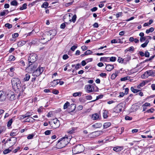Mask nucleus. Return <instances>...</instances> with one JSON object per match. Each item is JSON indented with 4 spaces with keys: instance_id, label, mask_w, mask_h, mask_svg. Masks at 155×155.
Wrapping results in <instances>:
<instances>
[{
    "instance_id": "13",
    "label": "nucleus",
    "mask_w": 155,
    "mask_h": 155,
    "mask_svg": "<svg viewBox=\"0 0 155 155\" xmlns=\"http://www.w3.org/2000/svg\"><path fill=\"white\" fill-rule=\"evenodd\" d=\"M57 146L60 149L66 146L65 144L64 143L63 141H61V140L58 141Z\"/></svg>"
},
{
    "instance_id": "58",
    "label": "nucleus",
    "mask_w": 155,
    "mask_h": 155,
    "mask_svg": "<svg viewBox=\"0 0 155 155\" xmlns=\"http://www.w3.org/2000/svg\"><path fill=\"white\" fill-rule=\"evenodd\" d=\"M146 37H143L140 38V40L141 42H142L143 41H145L146 40Z\"/></svg>"
},
{
    "instance_id": "23",
    "label": "nucleus",
    "mask_w": 155,
    "mask_h": 155,
    "mask_svg": "<svg viewBox=\"0 0 155 155\" xmlns=\"http://www.w3.org/2000/svg\"><path fill=\"white\" fill-rule=\"evenodd\" d=\"M17 132L16 129L13 130L10 133V136L12 137L16 136L18 134Z\"/></svg>"
},
{
    "instance_id": "11",
    "label": "nucleus",
    "mask_w": 155,
    "mask_h": 155,
    "mask_svg": "<svg viewBox=\"0 0 155 155\" xmlns=\"http://www.w3.org/2000/svg\"><path fill=\"white\" fill-rule=\"evenodd\" d=\"M7 98L11 101L14 100L15 99V96L14 93L12 91H9L7 94Z\"/></svg>"
},
{
    "instance_id": "62",
    "label": "nucleus",
    "mask_w": 155,
    "mask_h": 155,
    "mask_svg": "<svg viewBox=\"0 0 155 155\" xmlns=\"http://www.w3.org/2000/svg\"><path fill=\"white\" fill-rule=\"evenodd\" d=\"M77 48V46L76 45H73L71 48V49L73 51H74L75 49Z\"/></svg>"
},
{
    "instance_id": "8",
    "label": "nucleus",
    "mask_w": 155,
    "mask_h": 155,
    "mask_svg": "<svg viewBox=\"0 0 155 155\" xmlns=\"http://www.w3.org/2000/svg\"><path fill=\"white\" fill-rule=\"evenodd\" d=\"M29 63V66L28 67L27 69L28 72H31L34 71L38 66L37 63Z\"/></svg>"
},
{
    "instance_id": "9",
    "label": "nucleus",
    "mask_w": 155,
    "mask_h": 155,
    "mask_svg": "<svg viewBox=\"0 0 155 155\" xmlns=\"http://www.w3.org/2000/svg\"><path fill=\"white\" fill-rule=\"evenodd\" d=\"M44 70V68L41 67L38 68L36 70L33 72V75L37 77L41 74Z\"/></svg>"
},
{
    "instance_id": "22",
    "label": "nucleus",
    "mask_w": 155,
    "mask_h": 155,
    "mask_svg": "<svg viewBox=\"0 0 155 155\" xmlns=\"http://www.w3.org/2000/svg\"><path fill=\"white\" fill-rule=\"evenodd\" d=\"M119 72L118 71H116L111 76V78L112 80L114 79L117 76L118 74L119 73Z\"/></svg>"
},
{
    "instance_id": "50",
    "label": "nucleus",
    "mask_w": 155,
    "mask_h": 155,
    "mask_svg": "<svg viewBox=\"0 0 155 155\" xmlns=\"http://www.w3.org/2000/svg\"><path fill=\"white\" fill-rule=\"evenodd\" d=\"M52 93L55 94H58L59 92L58 90L56 89H53L52 90Z\"/></svg>"
},
{
    "instance_id": "32",
    "label": "nucleus",
    "mask_w": 155,
    "mask_h": 155,
    "mask_svg": "<svg viewBox=\"0 0 155 155\" xmlns=\"http://www.w3.org/2000/svg\"><path fill=\"white\" fill-rule=\"evenodd\" d=\"M15 57L12 55H10L9 56L8 61H13L15 60Z\"/></svg>"
},
{
    "instance_id": "43",
    "label": "nucleus",
    "mask_w": 155,
    "mask_h": 155,
    "mask_svg": "<svg viewBox=\"0 0 155 155\" xmlns=\"http://www.w3.org/2000/svg\"><path fill=\"white\" fill-rule=\"evenodd\" d=\"M117 61L119 63H120L123 64V59L120 57H118Z\"/></svg>"
},
{
    "instance_id": "56",
    "label": "nucleus",
    "mask_w": 155,
    "mask_h": 155,
    "mask_svg": "<svg viewBox=\"0 0 155 155\" xmlns=\"http://www.w3.org/2000/svg\"><path fill=\"white\" fill-rule=\"evenodd\" d=\"M51 131V130H47L45 132V134L46 135H49L50 134Z\"/></svg>"
},
{
    "instance_id": "7",
    "label": "nucleus",
    "mask_w": 155,
    "mask_h": 155,
    "mask_svg": "<svg viewBox=\"0 0 155 155\" xmlns=\"http://www.w3.org/2000/svg\"><path fill=\"white\" fill-rule=\"evenodd\" d=\"M125 107V104L120 103L118 104L116 107H115L113 110L114 112L118 113L122 111V109H124Z\"/></svg>"
},
{
    "instance_id": "20",
    "label": "nucleus",
    "mask_w": 155,
    "mask_h": 155,
    "mask_svg": "<svg viewBox=\"0 0 155 155\" xmlns=\"http://www.w3.org/2000/svg\"><path fill=\"white\" fill-rule=\"evenodd\" d=\"M30 78V75L28 74H27L24 76L23 80L24 81H29Z\"/></svg>"
},
{
    "instance_id": "25",
    "label": "nucleus",
    "mask_w": 155,
    "mask_h": 155,
    "mask_svg": "<svg viewBox=\"0 0 155 155\" xmlns=\"http://www.w3.org/2000/svg\"><path fill=\"white\" fill-rule=\"evenodd\" d=\"M26 42L24 41H20L17 43V45L18 47H21L25 45Z\"/></svg>"
},
{
    "instance_id": "35",
    "label": "nucleus",
    "mask_w": 155,
    "mask_h": 155,
    "mask_svg": "<svg viewBox=\"0 0 155 155\" xmlns=\"http://www.w3.org/2000/svg\"><path fill=\"white\" fill-rule=\"evenodd\" d=\"M108 111L106 110L104 111L103 113V116L104 118H106L107 117Z\"/></svg>"
},
{
    "instance_id": "16",
    "label": "nucleus",
    "mask_w": 155,
    "mask_h": 155,
    "mask_svg": "<svg viewBox=\"0 0 155 155\" xmlns=\"http://www.w3.org/2000/svg\"><path fill=\"white\" fill-rule=\"evenodd\" d=\"M151 104L150 103L146 102L143 104L142 106V107L143 109V111H145L147 108V107H150Z\"/></svg>"
},
{
    "instance_id": "53",
    "label": "nucleus",
    "mask_w": 155,
    "mask_h": 155,
    "mask_svg": "<svg viewBox=\"0 0 155 155\" xmlns=\"http://www.w3.org/2000/svg\"><path fill=\"white\" fill-rule=\"evenodd\" d=\"M85 99L87 100H91L92 99V97L91 95H89L85 97Z\"/></svg>"
},
{
    "instance_id": "17",
    "label": "nucleus",
    "mask_w": 155,
    "mask_h": 155,
    "mask_svg": "<svg viewBox=\"0 0 155 155\" xmlns=\"http://www.w3.org/2000/svg\"><path fill=\"white\" fill-rule=\"evenodd\" d=\"M56 31L55 30H51L47 32V33L50 36L51 35L52 36H54L56 34Z\"/></svg>"
},
{
    "instance_id": "40",
    "label": "nucleus",
    "mask_w": 155,
    "mask_h": 155,
    "mask_svg": "<svg viewBox=\"0 0 155 155\" xmlns=\"http://www.w3.org/2000/svg\"><path fill=\"white\" fill-rule=\"evenodd\" d=\"M5 130V128L4 127H0V134L4 133Z\"/></svg>"
},
{
    "instance_id": "4",
    "label": "nucleus",
    "mask_w": 155,
    "mask_h": 155,
    "mask_svg": "<svg viewBox=\"0 0 155 155\" xmlns=\"http://www.w3.org/2000/svg\"><path fill=\"white\" fill-rule=\"evenodd\" d=\"M49 123L51 127L54 129L58 127L60 125L59 121L57 119H53L52 121H49Z\"/></svg>"
},
{
    "instance_id": "21",
    "label": "nucleus",
    "mask_w": 155,
    "mask_h": 155,
    "mask_svg": "<svg viewBox=\"0 0 155 155\" xmlns=\"http://www.w3.org/2000/svg\"><path fill=\"white\" fill-rule=\"evenodd\" d=\"M102 126V124L101 123H96L93 124L92 126L93 128H97L101 127Z\"/></svg>"
},
{
    "instance_id": "49",
    "label": "nucleus",
    "mask_w": 155,
    "mask_h": 155,
    "mask_svg": "<svg viewBox=\"0 0 155 155\" xmlns=\"http://www.w3.org/2000/svg\"><path fill=\"white\" fill-rule=\"evenodd\" d=\"M5 26L8 28V29H10L12 27V25L9 23H6L5 24Z\"/></svg>"
},
{
    "instance_id": "27",
    "label": "nucleus",
    "mask_w": 155,
    "mask_h": 155,
    "mask_svg": "<svg viewBox=\"0 0 155 155\" xmlns=\"http://www.w3.org/2000/svg\"><path fill=\"white\" fill-rule=\"evenodd\" d=\"M123 59V64H127V62H128L130 60V57H127Z\"/></svg>"
},
{
    "instance_id": "2",
    "label": "nucleus",
    "mask_w": 155,
    "mask_h": 155,
    "mask_svg": "<svg viewBox=\"0 0 155 155\" xmlns=\"http://www.w3.org/2000/svg\"><path fill=\"white\" fill-rule=\"evenodd\" d=\"M84 150V146L82 144L78 145L72 148V152L74 154L81 153Z\"/></svg>"
},
{
    "instance_id": "34",
    "label": "nucleus",
    "mask_w": 155,
    "mask_h": 155,
    "mask_svg": "<svg viewBox=\"0 0 155 155\" xmlns=\"http://www.w3.org/2000/svg\"><path fill=\"white\" fill-rule=\"evenodd\" d=\"M10 4L11 5L13 6H17L18 5V3L15 0H14L11 2L10 3Z\"/></svg>"
},
{
    "instance_id": "51",
    "label": "nucleus",
    "mask_w": 155,
    "mask_h": 155,
    "mask_svg": "<svg viewBox=\"0 0 155 155\" xmlns=\"http://www.w3.org/2000/svg\"><path fill=\"white\" fill-rule=\"evenodd\" d=\"M31 119H32L33 120H35L32 117H30L29 118H28L26 120H25V122H30V120H31Z\"/></svg>"
},
{
    "instance_id": "29",
    "label": "nucleus",
    "mask_w": 155,
    "mask_h": 155,
    "mask_svg": "<svg viewBox=\"0 0 155 155\" xmlns=\"http://www.w3.org/2000/svg\"><path fill=\"white\" fill-rule=\"evenodd\" d=\"M81 92H75L73 94V96L75 97H77V96L80 97L81 95Z\"/></svg>"
},
{
    "instance_id": "12",
    "label": "nucleus",
    "mask_w": 155,
    "mask_h": 155,
    "mask_svg": "<svg viewBox=\"0 0 155 155\" xmlns=\"http://www.w3.org/2000/svg\"><path fill=\"white\" fill-rule=\"evenodd\" d=\"M5 93L4 91H0V101H4L6 98Z\"/></svg>"
},
{
    "instance_id": "15",
    "label": "nucleus",
    "mask_w": 155,
    "mask_h": 155,
    "mask_svg": "<svg viewBox=\"0 0 155 155\" xmlns=\"http://www.w3.org/2000/svg\"><path fill=\"white\" fill-rule=\"evenodd\" d=\"M123 149V146H117L114 147L113 150L115 152H118L121 151Z\"/></svg>"
},
{
    "instance_id": "10",
    "label": "nucleus",
    "mask_w": 155,
    "mask_h": 155,
    "mask_svg": "<svg viewBox=\"0 0 155 155\" xmlns=\"http://www.w3.org/2000/svg\"><path fill=\"white\" fill-rule=\"evenodd\" d=\"M71 138V136H67L66 135L65 137L61 138L60 140L61 141H63L64 143L66 146L69 143Z\"/></svg>"
},
{
    "instance_id": "41",
    "label": "nucleus",
    "mask_w": 155,
    "mask_h": 155,
    "mask_svg": "<svg viewBox=\"0 0 155 155\" xmlns=\"http://www.w3.org/2000/svg\"><path fill=\"white\" fill-rule=\"evenodd\" d=\"M11 150H10L8 149H6L5 150H4V151H3V153L4 154H7L9 153H10L11 152Z\"/></svg>"
},
{
    "instance_id": "45",
    "label": "nucleus",
    "mask_w": 155,
    "mask_h": 155,
    "mask_svg": "<svg viewBox=\"0 0 155 155\" xmlns=\"http://www.w3.org/2000/svg\"><path fill=\"white\" fill-rule=\"evenodd\" d=\"M76 18H77L76 15H73V16L72 19H71L70 20V21H71V20H72V22L73 23H74L75 22V21H76Z\"/></svg>"
},
{
    "instance_id": "18",
    "label": "nucleus",
    "mask_w": 155,
    "mask_h": 155,
    "mask_svg": "<svg viewBox=\"0 0 155 155\" xmlns=\"http://www.w3.org/2000/svg\"><path fill=\"white\" fill-rule=\"evenodd\" d=\"M114 66L113 64H107L106 67V70L108 71L112 70L114 68Z\"/></svg>"
},
{
    "instance_id": "14",
    "label": "nucleus",
    "mask_w": 155,
    "mask_h": 155,
    "mask_svg": "<svg viewBox=\"0 0 155 155\" xmlns=\"http://www.w3.org/2000/svg\"><path fill=\"white\" fill-rule=\"evenodd\" d=\"M59 79L54 80L53 81L49 83V86L50 87H54L56 86L59 83Z\"/></svg>"
},
{
    "instance_id": "3",
    "label": "nucleus",
    "mask_w": 155,
    "mask_h": 155,
    "mask_svg": "<svg viewBox=\"0 0 155 155\" xmlns=\"http://www.w3.org/2000/svg\"><path fill=\"white\" fill-rule=\"evenodd\" d=\"M97 88V87L93 84L86 85L85 87V91L87 93L96 92Z\"/></svg>"
},
{
    "instance_id": "1",
    "label": "nucleus",
    "mask_w": 155,
    "mask_h": 155,
    "mask_svg": "<svg viewBox=\"0 0 155 155\" xmlns=\"http://www.w3.org/2000/svg\"><path fill=\"white\" fill-rule=\"evenodd\" d=\"M12 84L14 89H20L22 86L21 81L18 78H13L11 80Z\"/></svg>"
},
{
    "instance_id": "5",
    "label": "nucleus",
    "mask_w": 155,
    "mask_h": 155,
    "mask_svg": "<svg viewBox=\"0 0 155 155\" xmlns=\"http://www.w3.org/2000/svg\"><path fill=\"white\" fill-rule=\"evenodd\" d=\"M51 39V37L49 38V34L46 32L41 37L40 41L42 43H45L49 41Z\"/></svg>"
},
{
    "instance_id": "46",
    "label": "nucleus",
    "mask_w": 155,
    "mask_h": 155,
    "mask_svg": "<svg viewBox=\"0 0 155 155\" xmlns=\"http://www.w3.org/2000/svg\"><path fill=\"white\" fill-rule=\"evenodd\" d=\"M130 78L128 77H126L123 78H122L120 79V81H124L127 80H128L130 79Z\"/></svg>"
},
{
    "instance_id": "31",
    "label": "nucleus",
    "mask_w": 155,
    "mask_h": 155,
    "mask_svg": "<svg viewBox=\"0 0 155 155\" xmlns=\"http://www.w3.org/2000/svg\"><path fill=\"white\" fill-rule=\"evenodd\" d=\"M154 30V29L153 27H151L150 28L148 29H147L146 30V32L147 34H148L150 33V32H153Z\"/></svg>"
},
{
    "instance_id": "19",
    "label": "nucleus",
    "mask_w": 155,
    "mask_h": 155,
    "mask_svg": "<svg viewBox=\"0 0 155 155\" xmlns=\"http://www.w3.org/2000/svg\"><path fill=\"white\" fill-rule=\"evenodd\" d=\"M99 117V115L97 113L93 114L91 116V119L93 120L97 119Z\"/></svg>"
},
{
    "instance_id": "57",
    "label": "nucleus",
    "mask_w": 155,
    "mask_h": 155,
    "mask_svg": "<svg viewBox=\"0 0 155 155\" xmlns=\"http://www.w3.org/2000/svg\"><path fill=\"white\" fill-rule=\"evenodd\" d=\"M101 77L103 78H106L107 76V74L106 73H102L100 74Z\"/></svg>"
},
{
    "instance_id": "6",
    "label": "nucleus",
    "mask_w": 155,
    "mask_h": 155,
    "mask_svg": "<svg viewBox=\"0 0 155 155\" xmlns=\"http://www.w3.org/2000/svg\"><path fill=\"white\" fill-rule=\"evenodd\" d=\"M37 59V55L36 54L32 53L31 54L28 59L29 63H35Z\"/></svg>"
},
{
    "instance_id": "52",
    "label": "nucleus",
    "mask_w": 155,
    "mask_h": 155,
    "mask_svg": "<svg viewBox=\"0 0 155 155\" xmlns=\"http://www.w3.org/2000/svg\"><path fill=\"white\" fill-rule=\"evenodd\" d=\"M12 119H10L8 122L7 126L8 127H10L12 124Z\"/></svg>"
},
{
    "instance_id": "44",
    "label": "nucleus",
    "mask_w": 155,
    "mask_h": 155,
    "mask_svg": "<svg viewBox=\"0 0 155 155\" xmlns=\"http://www.w3.org/2000/svg\"><path fill=\"white\" fill-rule=\"evenodd\" d=\"M70 103L68 102H67L64 105L63 107L64 109L67 108L70 105Z\"/></svg>"
},
{
    "instance_id": "54",
    "label": "nucleus",
    "mask_w": 155,
    "mask_h": 155,
    "mask_svg": "<svg viewBox=\"0 0 155 155\" xmlns=\"http://www.w3.org/2000/svg\"><path fill=\"white\" fill-rule=\"evenodd\" d=\"M146 83L147 82L145 81H143L141 83L139 84L140 86L141 87H143L144 86Z\"/></svg>"
},
{
    "instance_id": "47",
    "label": "nucleus",
    "mask_w": 155,
    "mask_h": 155,
    "mask_svg": "<svg viewBox=\"0 0 155 155\" xmlns=\"http://www.w3.org/2000/svg\"><path fill=\"white\" fill-rule=\"evenodd\" d=\"M92 52L90 50H87L85 51V54L86 55H88L89 54H92Z\"/></svg>"
},
{
    "instance_id": "33",
    "label": "nucleus",
    "mask_w": 155,
    "mask_h": 155,
    "mask_svg": "<svg viewBox=\"0 0 155 155\" xmlns=\"http://www.w3.org/2000/svg\"><path fill=\"white\" fill-rule=\"evenodd\" d=\"M149 42V41L148 40H146V41L145 42V43H144L142 44L141 45V46L142 47V48H145V47H146L148 44V43Z\"/></svg>"
},
{
    "instance_id": "24",
    "label": "nucleus",
    "mask_w": 155,
    "mask_h": 155,
    "mask_svg": "<svg viewBox=\"0 0 155 155\" xmlns=\"http://www.w3.org/2000/svg\"><path fill=\"white\" fill-rule=\"evenodd\" d=\"M100 61L103 62H109V57H102L100 58Z\"/></svg>"
},
{
    "instance_id": "42",
    "label": "nucleus",
    "mask_w": 155,
    "mask_h": 155,
    "mask_svg": "<svg viewBox=\"0 0 155 155\" xmlns=\"http://www.w3.org/2000/svg\"><path fill=\"white\" fill-rule=\"evenodd\" d=\"M149 76H152L154 74V73L152 70L147 71Z\"/></svg>"
},
{
    "instance_id": "38",
    "label": "nucleus",
    "mask_w": 155,
    "mask_h": 155,
    "mask_svg": "<svg viewBox=\"0 0 155 155\" xmlns=\"http://www.w3.org/2000/svg\"><path fill=\"white\" fill-rule=\"evenodd\" d=\"M116 60V58L114 57H109V61L114 62Z\"/></svg>"
},
{
    "instance_id": "63",
    "label": "nucleus",
    "mask_w": 155,
    "mask_h": 155,
    "mask_svg": "<svg viewBox=\"0 0 155 155\" xmlns=\"http://www.w3.org/2000/svg\"><path fill=\"white\" fill-rule=\"evenodd\" d=\"M34 135L32 134H29L28 137L27 138L28 139H32L33 137H34Z\"/></svg>"
},
{
    "instance_id": "39",
    "label": "nucleus",
    "mask_w": 155,
    "mask_h": 155,
    "mask_svg": "<svg viewBox=\"0 0 155 155\" xmlns=\"http://www.w3.org/2000/svg\"><path fill=\"white\" fill-rule=\"evenodd\" d=\"M27 8V4L26 3L24 4L22 7H21L20 8V9L21 10H23L24 9H25Z\"/></svg>"
},
{
    "instance_id": "61",
    "label": "nucleus",
    "mask_w": 155,
    "mask_h": 155,
    "mask_svg": "<svg viewBox=\"0 0 155 155\" xmlns=\"http://www.w3.org/2000/svg\"><path fill=\"white\" fill-rule=\"evenodd\" d=\"M18 36V33H15L12 35L13 38H15Z\"/></svg>"
},
{
    "instance_id": "55",
    "label": "nucleus",
    "mask_w": 155,
    "mask_h": 155,
    "mask_svg": "<svg viewBox=\"0 0 155 155\" xmlns=\"http://www.w3.org/2000/svg\"><path fill=\"white\" fill-rule=\"evenodd\" d=\"M144 56L146 57H149L150 56L149 53L147 51H146L145 52Z\"/></svg>"
},
{
    "instance_id": "37",
    "label": "nucleus",
    "mask_w": 155,
    "mask_h": 155,
    "mask_svg": "<svg viewBox=\"0 0 155 155\" xmlns=\"http://www.w3.org/2000/svg\"><path fill=\"white\" fill-rule=\"evenodd\" d=\"M48 5V2H45L43 4V5H41L42 8H47Z\"/></svg>"
},
{
    "instance_id": "26",
    "label": "nucleus",
    "mask_w": 155,
    "mask_h": 155,
    "mask_svg": "<svg viewBox=\"0 0 155 155\" xmlns=\"http://www.w3.org/2000/svg\"><path fill=\"white\" fill-rule=\"evenodd\" d=\"M94 135L96 136H98L102 134V132L101 131H96L93 132V133Z\"/></svg>"
},
{
    "instance_id": "60",
    "label": "nucleus",
    "mask_w": 155,
    "mask_h": 155,
    "mask_svg": "<svg viewBox=\"0 0 155 155\" xmlns=\"http://www.w3.org/2000/svg\"><path fill=\"white\" fill-rule=\"evenodd\" d=\"M35 33V31L34 30H33L31 32L28 33L27 34V36H31L33 34H34Z\"/></svg>"
},
{
    "instance_id": "30",
    "label": "nucleus",
    "mask_w": 155,
    "mask_h": 155,
    "mask_svg": "<svg viewBox=\"0 0 155 155\" xmlns=\"http://www.w3.org/2000/svg\"><path fill=\"white\" fill-rule=\"evenodd\" d=\"M149 76L148 75V72L147 71L143 74V75L142 76V78L145 79L147 78Z\"/></svg>"
},
{
    "instance_id": "36",
    "label": "nucleus",
    "mask_w": 155,
    "mask_h": 155,
    "mask_svg": "<svg viewBox=\"0 0 155 155\" xmlns=\"http://www.w3.org/2000/svg\"><path fill=\"white\" fill-rule=\"evenodd\" d=\"M131 90L134 93H137L140 91L138 89H136L134 88V87H131Z\"/></svg>"
},
{
    "instance_id": "59",
    "label": "nucleus",
    "mask_w": 155,
    "mask_h": 155,
    "mask_svg": "<svg viewBox=\"0 0 155 155\" xmlns=\"http://www.w3.org/2000/svg\"><path fill=\"white\" fill-rule=\"evenodd\" d=\"M28 115L26 116V115H20V119H23L26 117H28Z\"/></svg>"
},
{
    "instance_id": "28",
    "label": "nucleus",
    "mask_w": 155,
    "mask_h": 155,
    "mask_svg": "<svg viewBox=\"0 0 155 155\" xmlns=\"http://www.w3.org/2000/svg\"><path fill=\"white\" fill-rule=\"evenodd\" d=\"M111 125V123L110 122H107L104 123L103 126L104 128H107Z\"/></svg>"
},
{
    "instance_id": "48",
    "label": "nucleus",
    "mask_w": 155,
    "mask_h": 155,
    "mask_svg": "<svg viewBox=\"0 0 155 155\" xmlns=\"http://www.w3.org/2000/svg\"><path fill=\"white\" fill-rule=\"evenodd\" d=\"M154 110L153 108H151L150 109H149L147 110V111H146L145 112H147V113H152L154 111Z\"/></svg>"
},
{
    "instance_id": "64",
    "label": "nucleus",
    "mask_w": 155,
    "mask_h": 155,
    "mask_svg": "<svg viewBox=\"0 0 155 155\" xmlns=\"http://www.w3.org/2000/svg\"><path fill=\"white\" fill-rule=\"evenodd\" d=\"M66 26V25L65 23H62L60 26V28L62 29H64Z\"/></svg>"
}]
</instances>
